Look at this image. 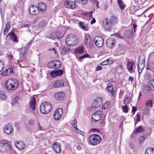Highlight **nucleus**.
<instances>
[{
	"label": "nucleus",
	"instance_id": "obj_57",
	"mask_svg": "<svg viewBox=\"0 0 154 154\" xmlns=\"http://www.w3.org/2000/svg\"><path fill=\"white\" fill-rule=\"evenodd\" d=\"M10 24L9 22H8L5 28L9 30L10 28Z\"/></svg>",
	"mask_w": 154,
	"mask_h": 154
},
{
	"label": "nucleus",
	"instance_id": "obj_50",
	"mask_svg": "<svg viewBox=\"0 0 154 154\" xmlns=\"http://www.w3.org/2000/svg\"><path fill=\"white\" fill-rule=\"evenodd\" d=\"M93 13V11H91L89 12L86 13L85 14L86 15L89 16L90 18H91L92 17V14Z\"/></svg>",
	"mask_w": 154,
	"mask_h": 154
},
{
	"label": "nucleus",
	"instance_id": "obj_2",
	"mask_svg": "<svg viewBox=\"0 0 154 154\" xmlns=\"http://www.w3.org/2000/svg\"><path fill=\"white\" fill-rule=\"evenodd\" d=\"M11 143L10 141L7 140L0 141V151L10 153L12 150Z\"/></svg>",
	"mask_w": 154,
	"mask_h": 154
},
{
	"label": "nucleus",
	"instance_id": "obj_12",
	"mask_svg": "<svg viewBox=\"0 0 154 154\" xmlns=\"http://www.w3.org/2000/svg\"><path fill=\"white\" fill-rule=\"evenodd\" d=\"M145 60L144 59L140 60L139 59L137 64V68L139 74H140L142 72L144 67Z\"/></svg>",
	"mask_w": 154,
	"mask_h": 154
},
{
	"label": "nucleus",
	"instance_id": "obj_44",
	"mask_svg": "<svg viewBox=\"0 0 154 154\" xmlns=\"http://www.w3.org/2000/svg\"><path fill=\"white\" fill-rule=\"evenodd\" d=\"M55 34L56 37H50V38L48 37L46 38H52L53 39H55L56 38H59V36H60L61 35L62 33L61 32H57Z\"/></svg>",
	"mask_w": 154,
	"mask_h": 154
},
{
	"label": "nucleus",
	"instance_id": "obj_29",
	"mask_svg": "<svg viewBox=\"0 0 154 154\" xmlns=\"http://www.w3.org/2000/svg\"><path fill=\"white\" fill-rule=\"evenodd\" d=\"M70 51V48H67L64 47L62 48L60 50V52L61 54L65 55L68 52Z\"/></svg>",
	"mask_w": 154,
	"mask_h": 154
},
{
	"label": "nucleus",
	"instance_id": "obj_51",
	"mask_svg": "<svg viewBox=\"0 0 154 154\" xmlns=\"http://www.w3.org/2000/svg\"><path fill=\"white\" fill-rule=\"evenodd\" d=\"M4 68L3 63L1 60H0V72Z\"/></svg>",
	"mask_w": 154,
	"mask_h": 154
},
{
	"label": "nucleus",
	"instance_id": "obj_20",
	"mask_svg": "<svg viewBox=\"0 0 154 154\" xmlns=\"http://www.w3.org/2000/svg\"><path fill=\"white\" fill-rule=\"evenodd\" d=\"M53 149L57 153H60L61 151L60 144L58 143H55L53 145Z\"/></svg>",
	"mask_w": 154,
	"mask_h": 154
},
{
	"label": "nucleus",
	"instance_id": "obj_19",
	"mask_svg": "<svg viewBox=\"0 0 154 154\" xmlns=\"http://www.w3.org/2000/svg\"><path fill=\"white\" fill-rule=\"evenodd\" d=\"M65 6L66 7L70 9H73L76 6L75 4L72 2L69 1H66L65 2Z\"/></svg>",
	"mask_w": 154,
	"mask_h": 154
},
{
	"label": "nucleus",
	"instance_id": "obj_46",
	"mask_svg": "<svg viewBox=\"0 0 154 154\" xmlns=\"http://www.w3.org/2000/svg\"><path fill=\"white\" fill-rule=\"evenodd\" d=\"M45 24V21L43 20H42L38 24V26L39 28H41L44 26Z\"/></svg>",
	"mask_w": 154,
	"mask_h": 154
},
{
	"label": "nucleus",
	"instance_id": "obj_58",
	"mask_svg": "<svg viewBox=\"0 0 154 154\" xmlns=\"http://www.w3.org/2000/svg\"><path fill=\"white\" fill-rule=\"evenodd\" d=\"M1 75L3 76H6L7 75H8V73H7V72L6 71V70H5V71L3 72L2 73Z\"/></svg>",
	"mask_w": 154,
	"mask_h": 154
},
{
	"label": "nucleus",
	"instance_id": "obj_18",
	"mask_svg": "<svg viewBox=\"0 0 154 154\" xmlns=\"http://www.w3.org/2000/svg\"><path fill=\"white\" fill-rule=\"evenodd\" d=\"M37 7L38 11L42 13L45 12L46 9V7L45 4L42 2L38 4Z\"/></svg>",
	"mask_w": 154,
	"mask_h": 154
},
{
	"label": "nucleus",
	"instance_id": "obj_10",
	"mask_svg": "<svg viewBox=\"0 0 154 154\" xmlns=\"http://www.w3.org/2000/svg\"><path fill=\"white\" fill-rule=\"evenodd\" d=\"M4 132L7 134H11L13 131V128L11 124L5 125L3 128Z\"/></svg>",
	"mask_w": 154,
	"mask_h": 154
},
{
	"label": "nucleus",
	"instance_id": "obj_9",
	"mask_svg": "<svg viewBox=\"0 0 154 154\" xmlns=\"http://www.w3.org/2000/svg\"><path fill=\"white\" fill-rule=\"evenodd\" d=\"M94 42L96 46L98 47H101L103 43V38L100 36H97L95 37L94 39Z\"/></svg>",
	"mask_w": 154,
	"mask_h": 154
},
{
	"label": "nucleus",
	"instance_id": "obj_35",
	"mask_svg": "<svg viewBox=\"0 0 154 154\" xmlns=\"http://www.w3.org/2000/svg\"><path fill=\"white\" fill-rule=\"evenodd\" d=\"M145 154H154V149L149 148L146 149L145 151Z\"/></svg>",
	"mask_w": 154,
	"mask_h": 154
},
{
	"label": "nucleus",
	"instance_id": "obj_16",
	"mask_svg": "<svg viewBox=\"0 0 154 154\" xmlns=\"http://www.w3.org/2000/svg\"><path fill=\"white\" fill-rule=\"evenodd\" d=\"M103 28L106 30L110 31L111 29V24L107 19L104 20L102 23Z\"/></svg>",
	"mask_w": 154,
	"mask_h": 154
},
{
	"label": "nucleus",
	"instance_id": "obj_34",
	"mask_svg": "<svg viewBox=\"0 0 154 154\" xmlns=\"http://www.w3.org/2000/svg\"><path fill=\"white\" fill-rule=\"evenodd\" d=\"M144 129L142 126H140L136 128L135 130L134 131V134H137L138 133H140L143 131Z\"/></svg>",
	"mask_w": 154,
	"mask_h": 154
},
{
	"label": "nucleus",
	"instance_id": "obj_59",
	"mask_svg": "<svg viewBox=\"0 0 154 154\" xmlns=\"http://www.w3.org/2000/svg\"><path fill=\"white\" fill-rule=\"evenodd\" d=\"M136 110V107H134V106H133L132 112H133V115H134L135 113V111Z\"/></svg>",
	"mask_w": 154,
	"mask_h": 154
},
{
	"label": "nucleus",
	"instance_id": "obj_21",
	"mask_svg": "<svg viewBox=\"0 0 154 154\" xmlns=\"http://www.w3.org/2000/svg\"><path fill=\"white\" fill-rule=\"evenodd\" d=\"M54 96L57 99L61 100L64 97V93L63 92H57L55 94Z\"/></svg>",
	"mask_w": 154,
	"mask_h": 154
},
{
	"label": "nucleus",
	"instance_id": "obj_26",
	"mask_svg": "<svg viewBox=\"0 0 154 154\" xmlns=\"http://www.w3.org/2000/svg\"><path fill=\"white\" fill-rule=\"evenodd\" d=\"M79 26L85 31H88L89 29V27H88V26L82 22H79Z\"/></svg>",
	"mask_w": 154,
	"mask_h": 154
},
{
	"label": "nucleus",
	"instance_id": "obj_13",
	"mask_svg": "<svg viewBox=\"0 0 154 154\" xmlns=\"http://www.w3.org/2000/svg\"><path fill=\"white\" fill-rule=\"evenodd\" d=\"M106 89L110 92L112 96L113 97L115 94V90L114 89V85L111 83H109L107 84Z\"/></svg>",
	"mask_w": 154,
	"mask_h": 154
},
{
	"label": "nucleus",
	"instance_id": "obj_5",
	"mask_svg": "<svg viewBox=\"0 0 154 154\" xmlns=\"http://www.w3.org/2000/svg\"><path fill=\"white\" fill-rule=\"evenodd\" d=\"M51 109L52 106L51 104L47 102H43L40 106V110L42 114H46L48 113L51 110Z\"/></svg>",
	"mask_w": 154,
	"mask_h": 154
},
{
	"label": "nucleus",
	"instance_id": "obj_55",
	"mask_svg": "<svg viewBox=\"0 0 154 154\" xmlns=\"http://www.w3.org/2000/svg\"><path fill=\"white\" fill-rule=\"evenodd\" d=\"M89 57V55L88 54H86L83 55L82 56H81L79 57V59L81 60V59H83L85 57Z\"/></svg>",
	"mask_w": 154,
	"mask_h": 154
},
{
	"label": "nucleus",
	"instance_id": "obj_54",
	"mask_svg": "<svg viewBox=\"0 0 154 154\" xmlns=\"http://www.w3.org/2000/svg\"><path fill=\"white\" fill-rule=\"evenodd\" d=\"M76 52L79 53H82L84 52V50L82 48H80L77 49L76 51Z\"/></svg>",
	"mask_w": 154,
	"mask_h": 154
},
{
	"label": "nucleus",
	"instance_id": "obj_24",
	"mask_svg": "<svg viewBox=\"0 0 154 154\" xmlns=\"http://www.w3.org/2000/svg\"><path fill=\"white\" fill-rule=\"evenodd\" d=\"M15 145L17 148L20 149H23L25 146L23 142L18 141L15 143Z\"/></svg>",
	"mask_w": 154,
	"mask_h": 154
},
{
	"label": "nucleus",
	"instance_id": "obj_3",
	"mask_svg": "<svg viewBox=\"0 0 154 154\" xmlns=\"http://www.w3.org/2000/svg\"><path fill=\"white\" fill-rule=\"evenodd\" d=\"M89 143L94 146L99 144L101 141V139L100 136L97 134H93L89 137Z\"/></svg>",
	"mask_w": 154,
	"mask_h": 154
},
{
	"label": "nucleus",
	"instance_id": "obj_38",
	"mask_svg": "<svg viewBox=\"0 0 154 154\" xmlns=\"http://www.w3.org/2000/svg\"><path fill=\"white\" fill-rule=\"evenodd\" d=\"M148 85L152 90L154 91V79L150 81L148 83Z\"/></svg>",
	"mask_w": 154,
	"mask_h": 154
},
{
	"label": "nucleus",
	"instance_id": "obj_63",
	"mask_svg": "<svg viewBox=\"0 0 154 154\" xmlns=\"http://www.w3.org/2000/svg\"><path fill=\"white\" fill-rule=\"evenodd\" d=\"M102 69V68L101 66H99L97 67L96 70L97 71H98Z\"/></svg>",
	"mask_w": 154,
	"mask_h": 154
},
{
	"label": "nucleus",
	"instance_id": "obj_8",
	"mask_svg": "<svg viewBox=\"0 0 154 154\" xmlns=\"http://www.w3.org/2000/svg\"><path fill=\"white\" fill-rule=\"evenodd\" d=\"M48 66L50 68H57L60 67L61 63L58 60H54L49 62L48 64Z\"/></svg>",
	"mask_w": 154,
	"mask_h": 154
},
{
	"label": "nucleus",
	"instance_id": "obj_64",
	"mask_svg": "<svg viewBox=\"0 0 154 154\" xmlns=\"http://www.w3.org/2000/svg\"><path fill=\"white\" fill-rule=\"evenodd\" d=\"M137 25L134 24V23L133 24V29H134V32H135V28H136V27H137Z\"/></svg>",
	"mask_w": 154,
	"mask_h": 154
},
{
	"label": "nucleus",
	"instance_id": "obj_4",
	"mask_svg": "<svg viewBox=\"0 0 154 154\" xmlns=\"http://www.w3.org/2000/svg\"><path fill=\"white\" fill-rule=\"evenodd\" d=\"M78 38L74 35L70 34L67 35L66 38V43L67 45L73 46L75 45L78 42Z\"/></svg>",
	"mask_w": 154,
	"mask_h": 154
},
{
	"label": "nucleus",
	"instance_id": "obj_33",
	"mask_svg": "<svg viewBox=\"0 0 154 154\" xmlns=\"http://www.w3.org/2000/svg\"><path fill=\"white\" fill-rule=\"evenodd\" d=\"M75 3H78L83 5H86L88 2V0H74Z\"/></svg>",
	"mask_w": 154,
	"mask_h": 154
},
{
	"label": "nucleus",
	"instance_id": "obj_32",
	"mask_svg": "<svg viewBox=\"0 0 154 154\" xmlns=\"http://www.w3.org/2000/svg\"><path fill=\"white\" fill-rule=\"evenodd\" d=\"M101 117V116L94 113L92 117L93 121L95 120V122L99 120Z\"/></svg>",
	"mask_w": 154,
	"mask_h": 154
},
{
	"label": "nucleus",
	"instance_id": "obj_25",
	"mask_svg": "<svg viewBox=\"0 0 154 154\" xmlns=\"http://www.w3.org/2000/svg\"><path fill=\"white\" fill-rule=\"evenodd\" d=\"M8 35L13 42H17V38L14 32H10L8 33Z\"/></svg>",
	"mask_w": 154,
	"mask_h": 154
},
{
	"label": "nucleus",
	"instance_id": "obj_45",
	"mask_svg": "<svg viewBox=\"0 0 154 154\" xmlns=\"http://www.w3.org/2000/svg\"><path fill=\"white\" fill-rule=\"evenodd\" d=\"M131 102L130 98L128 97L125 98L124 100V103L125 105H127Z\"/></svg>",
	"mask_w": 154,
	"mask_h": 154
},
{
	"label": "nucleus",
	"instance_id": "obj_48",
	"mask_svg": "<svg viewBox=\"0 0 154 154\" xmlns=\"http://www.w3.org/2000/svg\"><path fill=\"white\" fill-rule=\"evenodd\" d=\"M6 71L8 75H10L11 74L13 73V68L12 67L9 68L8 69H6Z\"/></svg>",
	"mask_w": 154,
	"mask_h": 154
},
{
	"label": "nucleus",
	"instance_id": "obj_22",
	"mask_svg": "<svg viewBox=\"0 0 154 154\" xmlns=\"http://www.w3.org/2000/svg\"><path fill=\"white\" fill-rule=\"evenodd\" d=\"M64 85L63 80L61 79L56 81L54 83V86L55 88L60 87Z\"/></svg>",
	"mask_w": 154,
	"mask_h": 154
},
{
	"label": "nucleus",
	"instance_id": "obj_11",
	"mask_svg": "<svg viewBox=\"0 0 154 154\" xmlns=\"http://www.w3.org/2000/svg\"><path fill=\"white\" fill-rule=\"evenodd\" d=\"M63 113L62 109L60 108L57 109L54 112V116L55 120H58L61 117Z\"/></svg>",
	"mask_w": 154,
	"mask_h": 154
},
{
	"label": "nucleus",
	"instance_id": "obj_17",
	"mask_svg": "<svg viewBox=\"0 0 154 154\" xmlns=\"http://www.w3.org/2000/svg\"><path fill=\"white\" fill-rule=\"evenodd\" d=\"M106 46L109 48H112L115 45V41L113 38H109L106 40Z\"/></svg>",
	"mask_w": 154,
	"mask_h": 154
},
{
	"label": "nucleus",
	"instance_id": "obj_1",
	"mask_svg": "<svg viewBox=\"0 0 154 154\" xmlns=\"http://www.w3.org/2000/svg\"><path fill=\"white\" fill-rule=\"evenodd\" d=\"M4 86L8 90H14L19 86V82L16 79H10L6 81Z\"/></svg>",
	"mask_w": 154,
	"mask_h": 154
},
{
	"label": "nucleus",
	"instance_id": "obj_30",
	"mask_svg": "<svg viewBox=\"0 0 154 154\" xmlns=\"http://www.w3.org/2000/svg\"><path fill=\"white\" fill-rule=\"evenodd\" d=\"M77 122L75 119H74L72 122V124L73 127L75 128L76 131L78 133L81 134V132H82L80 130H79L77 127Z\"/></svg>",
	"mask_w": 154,
	"mask_h": 154
},
{
	"label": "nucleus",
	"instance_id": "obj_36",
	"mask_svg": "<svg viewBox=\"0 0 154 154\" xmlns=\"http://www.w3.org/2000/svg\"><path fill=\"white\" fill-rule=\"evenodd\" d=\"M150 89L148 86H145L143 89L142 91L144 94H147L149 93Z\"/></svg>",
	"mask_w": 154,
	"mask_h": 154
},
{
	"label": "nucleus",
	"instance_id": "obj_62",
	"mask_svg": "<svg viewBox=\"0 0 154 154\" xmlns=\"http://www.w3.org/2000/svg\"><path fill=\"white\" fill-rule=\"evenodd\" d=\"M96 22V20L94 18H93L92 20L90 22V23L91 24H92L93 23H94Z\"/></svg>",
	"mask_w": 154,
	"mask_h": 154
},
{
	"label": "nucleus",
	"instance_id": "obj_47",
	"mask_svg": "<svg viewBox=\"0 0 154 154\" xmlns=\"http://www.w3.org/2000/svg\"><path fill=\"white\" fill-rule=\"evenodd\" d=\"M122 107L123 111L125 113H127L128 111V107L127 105L122 106Z\"/></svg>",
	"mask_w": 154,
	"mask_h": 154
},
{
	"label": "nucleus",
	"instance_id": "obj_60",
	"mask_svg": "<svg viewBox=\"0 0 154 154\" xmlns=\"http://www.w3.org/2000/svg\"><path fill=\"white\" fill-rule=\"evenodd\" d=\"M94 113H95L97 115H98L101 116V115H102V112L101 111H96Z\"/></svg>",
	"mask_w": 154,
	"mask_h": 154
},
{
	"label": "nucleus",
	"instance_id": "obj_6",
	"mask_svg": "<svg viewBox=\"0 0 154 154\" xmlns=\"http://www.w3.org/2000/svg\"><path fill=\"white\" fill-rule=\"evenodd\" d=\"M84 43L85 45L88 48H91L94 45L93 41L88 33H86L84 35Z\"/></svg>",
	"mask_w": 154,
	"mask_h": 154
},
{
	"label": "nucleus",
	"instance_id": "obj_14",
	"mask_svg": "<svg viewBox=\"0 0 154 154\" xmlns=\"http://www.w3.org/2000/svg\"><path fill=\"white\" fill-rule=\"evenodd\" d=\"M29 11L30 14L33 15H36L38 13V11L36 6L34 5H31L29 8Z\"/></svg>",
	"mask_w": 154,
	"mask_h": 154
},
{
	"label": "nucleus",
	"instance_id": "obj_27",
	"mask_svg": "<svg viewBox=\"0 0 154 154\" xmlns=\"http://www.w3.org/2000/svg\"><path fill=\"white\" fill-rule=\"evenodd\" d=\"M134 64V63L133 61L129 62L127 64V68L129 71L131 72L133 69V66Z\"/></svg>",
	"mask_w": 154,
	"mask_h": 154
},
{
	"label": "nucleus",
	"instance_id": "obj_37",
	"mask_svg": "<svg viewBox=\"0 0 154 154\" xmlns=\"http://www.w3.org/2000/svg\"><path fill=\"white\" fill-rule=\"evenodd\" d=\"M146 69L150 70L152 69H154V61L149 63L147 65Z\"/></svg>",
	"mask_w": 154,
	"mask_h": 154
},
{
	"label": "nucleus",
	"instance_id": "obj_53",
	"mask_svg": "<svg viewBox=\"0 0 154 154\" xmlns=\"http://www.w3.org/2000/svg\"><path fill=\"white\" fill-rule=\"evenodd\" d=\"M49 50L53 54H56V51L55 48H52L49 49Z\"/></svg>",
	"mask_w": 154,
	"mask_h": 154
},
{
	"label": "nucleus",
	"instance_id": "obj_7",
	"mask_svg": "<svg viewBox=\"0 0 154 154\" xmlns=\"http://www.w3.org/2000/svg\"><path fill=\"white\" fill-rule=\"evenodd\" d=\"M103 99L100 97H97L93 101L92 106L94 108H97L100 107L102 104Z\"/></svg>",
	"mask_w": 154,
	"mask_h": 154
},
{
	"label": "nucleus",
	"instance_id": "obj_28",
	"mask_svg": "<svg viewBox=\"0 0 154 154\" xmlns=\"http://www.w3.org/2000/svg\"><path fill=\"white\" fill-rule=\"evenodd\" d=\"M110 23L112 24H116L118 23V18L115 16H112L110 18Z\"/></svg>",
	"mask_w": 154,
	"mask_h": 154
},
{
	"label": "nucleus",
	"instance_id": "obj_42",
	"mask_svg": "<svg viewBox=\"0 0 154 154\" xmlns=\"http://www.w3.org/2000/svg\"><path fill=\"white\" fill-rule=\"evenodd\" d=\"M110 60H111L110 59H108L102 62L101 63V65L103 66H104L106 65L107 64H110Z\"/></svg>",
	"mask_w": 154,
	"mask_h": 154
},
{
	"label": "nucleus",
	"instance_id": "obj_43",
	"mask_svg": "<svg viewBox=\"0 0 154 154\" xmlns=\"http://www.w3.org/2000/svg\"><path fill=\"white\" fill-rule=\"evenodd\" d=\"M146 106L147 107H152V101L151 100H149L147 101L146 103Z\"/></svg>",
	"mask_w": 154,
	"mask_h": 154
},
{
	"label": "nucleus",
	"instance_id": "obj_23",
	"mask_svg": "<svg viewBox=\"0 0 154 154\" xmlns=\"http://www.w3.org/2000/svg\"><path fill=\"white\" fill-rule=\"evenodd\" d=\"M36 102V101L35 97H32L30 99L29 106L33 110L35 109Z\"/></svg>",
	"mask_w": 154,
	"mask_h": 154
},
{
	"label": "nucleus",
	"instance_id": "obj_31",
	"mask_svg": "<svg viewBox=\"0 0 154 154\" xmlns=\"http://www.w3.org/2000/svg\"><path fill=\"white\" fill-rule=\"evenodd\" d=\"M118 4L119 7L121 10H122L125 7V5L124 3L122 0H117Z\"/></svg>",
	"mask_w": 154,
	"mask_h": 154
},
{
	"label": "nucleus",
	"instance_id": "obj_41",
	"mask_svg": "<svg viewBox=\"0 0 154 154\" xmlns=\"http://www.w3.org/2000/svg\"><path fill=\"white\" fill-rule=\"evenodd\" d=\"M110 103V101H106L102 106V108L105 109L108 108Z\"/></svg>",
	"mask_w": 154,
	"mask_h": 154
},
{
	"label": "nucleus",
	"instance_id": "obj_15",
	"mask_svg": "<svg viewBox=\"0 0 154 154\" xmlns=\"http://www.w3.org/2000/svg\"><path fill=\"white\" fill-rule=\"evenodd\" d=\"M63 73V70L60 69H54L51 72V75L53 77H55L57 76L61 75Z\"/></svg>",
	"mask_w": 154,
	"mask_h": 154
},
{
	"label": "nucleus",
	"instance_id": "obj_39",
	"mask_svg": "<svg viewBox=\"0 0 154 154\" xmlns=\"http://www.w3.org/2000/svg\"><path fill=\"white\" fill-rule=\"evenodd\" d=\"M26 50V48L25 47H23L22 48L20 49L19 50V51L20 53V56L23 57Z\"/></svg>",
	"mask_w": 154,
	"mask_h": 154
},
{
	"label": "nucleus",
	"instance_id": "obj_40",
	"mask_svg": "<svg viewBox=\"0 0 154 154\" xmlns=\"http://www.w3.org/2000/svg\"><path fill=\"white\" fill-rule=\"evenodd\" d=\"M7 97L6 95L5 94L4 91H0V99L3 100L5 99Z\"/></svg>",
	"mask_w": 154,
	"mask_h": 154
},
{
	"label": "nucleus",
	"instance_id": "obj_61",
	"mask_svg": "<svg viewBox=\"0 0 154 154\" xmlns=\"http://www.w3.org/2000/svg\"><path fill=\"white\" fill-rule=\"evenodd\" d=\"M8 30L6 28H5L4 31H3V34L4 35H5L7 34L8 32Z\"/></svg>",
	"mask_w": 154,
	"mask_h": 154
},
{
	"label": "nucleus",
	"instance_id": "obj_49",
	"mask_svg": "<svg viewBox=\"0 0 154 154\" xmlns=\"http://www.w3.org/2000/svg\"><path fill=\"white\" fill-rule=\"evenodd\" d=\"M140 115L137 113L136 115V119L135 121V124H136L137 122H139L140 121Z\"/></svg>",
	"mask_w": 154,
	"mask_h": 154
},
{
	"label": "nucleus",
	"instance_id": "obj_56",
	"mask_svg": "<svg viewBox=\"0 0 154 154\" xmlns=\"http://www.w3.org/2000/svg\"><path fill=\"white\" fill-rule=\"evenodd\" d=\"M35 121L34 120L31 119L28 121L29 125L30 126L33 125Z\"/></svg>",
	"mask_w": 154,
	"mask_h": 154
},
{
	"label": "nucleus",
	"instance_id": "obj_52",
	"mask_svg": "<svg viewBox=\"0 0 154 154\" xmlns=\"http://www.w3.org/2000/svg\"><path fill=\"white\" fill-rule=\"evenodd\" d=\"M149 109L148 108H145L144 109L143 113L144 114L146 115H148L149 114Z\"/></svg>",
	"mask_w": 154,
	"mask_h": 154
}]
</instances>
